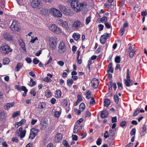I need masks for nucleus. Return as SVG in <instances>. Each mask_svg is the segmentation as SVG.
Masks as SVG:
<instances>
[{
	"mask_svg": "<svg viewBox=\"0 0 147 147\" xmlns=\"http://www.w3.org/2000/svg\"><path fill=\"white\" fill-rule=\"evenodd\" d=\"M49 42L50 50H55L56 48V46L57 43V37L55 36L50 37Z\"/></svg>",
	"mask_w": 147,
	"mask_h": 147,
	"instance_id": "f257e3e1",
	"label": "nucleus"
},
{
	"mask_svg": "<svg viewBox=\"0 0 147 147\" xmlns=\"http://www.w3.org/2000/svg\"><path fill=\"white\" fill-rule=\"evenodd\" d=\"M0 51L2 54L5 55L11 52L12 49L7 45L2 44L0 47Z\"/></svg>",
	"mask_w": 147,
	"mask_h": 147,
	"instance_id": "f03ea898",
	"label": "nucleus"
},
{
	"mask_svg": "<svg viewBox=\"0 0 147 147\" xmlns=\"http://www.w3.org/2000/svg\"><path fill=\"white\" fill-rule=\"evenodd\" d=\"M50 12L56 18H60L62 16V14L60 11L54 7L50 9Z\"/></svg>",
	"mask_w": 147,
	"mask_h": 147,
	"instance_id": "7ed1b4c3",
	"label": "nucleus"
},
{
	"mask_svg": "<svg viewBox=\"0 0 147 147\" xmlns=\"http://www.w3.org/2000/svg\"><path fill=\"white\" fill-rule=\"evenodd\" d=\"M57 22L59 25L65 28L66 30L69 31L70 30L69 26L66 21H63L59 19L57 21Z\"/></svg>",
	"mask_w": 147,
	"mask_h": 147,
	"instance_id": "20e7f679",
	"label": "nucleus"
},
{
	"mask_svg": "<svg viewBox=\"0 0 147 147\" xmlns=\"http://www.w3.org/2000/svg\"><path fill=\"white\" fill-rule=\"evenodd\" d=\"M20 24L19 23L16 21H13L10 26L11 29L13 31H18L19 30Z\"/></svg>",
	"mask_w": 147,
	"mask_h": 147,
	"instance_id": "39448f33",
	"label": "nucleus"
},
{
	"mask_svg": "<svg viewBox=\"0 0 147 147\" xmlns=\"http://www.w3.org/2000/svg\"><path fill=\"white\" fill-rule=\"evenodd\" d=\"M18 136L20 137V138L22 139L24 138L26 135V130L25 129L23 130V128L22 127H20L17 131Z\"/></svg>",
	"mask_w": 147,
	"mask_h": 147,
	"instance_id": "423d86ee",
	"label": "nucleus"
},
{
	"mask_svg": "<svg viewBox=\"0 0 147 147\" xmlns=\"http://www.w3.org/2000/svg\"><path fill=\"white\" fill-rule=\"evenodd\" d=\"M41 1L40 0H33L31 5L34 8L40 9L41 6Z\"/></svg>",
	"mask_w": 147,
	"mask_h": 147,
	"instance_id": "0eeeda50",
	"label": "nucleus"
},
{
	"mask_svg": "<svg viewBox=\"0 0 147 147\" xmlns=\"http://www.w3.org/2000/svg\"><path fill=\"white\" fill-rule=\"evenodd\" d=\"M66 47L65 43L63 42H61L59 45L58 52L61 53H63L65 51Z\"/></svg>",
	"mask_w": 147,
	"mask_h": 147,
	"instance_id": "6e6552de",
	"label": "nucleus"
},
{
	"mask_svg": "<svg viewBox=\"0 0 147 147\" xmlns=\"http://www.w3.org/2000/svg\"><path fill=\"white\" fill-rule=\"evenodd\" d=\"M38 130L35 128H32L30 130L29 138L33 139L37 135Z\"/></svg>",
	"mask_w": 147,
	"mask_h": 147,
	"instance_id": "1a4fd4ad",
	"label": "nucleus"
},
{
	"mask_svg": "<svg viewBox=\"0 0 147 147\" xmlns=\"http://www.w3.org/2000/svg\"><path fill=\"white\" fill-rule=\"evenodd\" d=\"M82 26L81 22L79 21H76L72 24V28L74 30H76Z\"/></svg>",
	"mask_w": 147,
	"mask_h": 147,
	"instance_id": "9d476101",
	"label": "nucleus"
},
{
	"mask_svg": "<svg viewBox=\"0 0 147 147\" xmlns=\"http://www.w3.org/2000/svg\"><path fill=\"white\" fill-rule=\"evenodd\" d=\"M91 84L94 88H97L98 86L99 81L96 78H93L91 81Z\"/></svg>",
	"mask_w": 147,
	"mask_h": 147,
	"instance_id": "9b49d317",
	"label": "nucleus"
},
{
	"mask_svg": "<svg viewBox=\"0 0 147 147\" xmlns=\"http://www.w3.org/2000/svg\"><path fill=\"white\" fill-rule=\"evenodd\" d=\"M59 9L64 14L67 15L69 14L68 11L65 6L61 5L59 6Z\"/></svg>",
	"mask_w": 147,
	"mask_h": 147,
	"instance_id": "f8f14e48",
	"label": "nucleus"
},
{
	"mask_svg": "<svg viewBox=\"0 0 147 147\" xmlns=\"http://www.w3.org/2000/svg\"><path fill=\"white\" fill-rule=\"evenodd\" d=\"M3 36L4 38L7 40L9 41L12 40L11 36L9 32H4L3 34Z\"/></svg>",
	"mask_w": 147,
	"mask_h": 147,
	"instance_id": "ddd939ff",
	"label": "nucleus"
},
{
	"mask_svg": "<svg viewBox=\"0 0 147 147\" xmlns=\"http://www.w3.org/2000/svg\"><path fill=\"white\" fill-rule=\"evenodd\" d=\"M62 138V136L61 134L58 133L55 136V139L57 142L60 141Z\"/></svg>",
	"mask_w": 147,
	"mask_h": 147,
	"instance_id": "4468645a",
	"label": "nucleus"
},
{
	"mask_svg": "<svg viewBox=\"0 0 147 147\" xmlns=\"http://www.w3.org/2000/svg\"><path fill=\"white\" fill-rule=\"evenodd\" d=\"M14 105V103L13 102L7 103L4 105V108L5 110H7L13 107Z\"/></svg>",
	"mask_w": 147,
	"mask_h": 147,
	"instance_id": "2eb2a0df",
	"label": "nucleus"
},
{
	"mask_svg": "<svg viewBox=\"0 0 147 147\" xmlns=\"http://www.w3.org/2000/svg\"><path fill=\"white\" fill-rule=\"evenodd\" d=\"M107 39L106 36L103 35L101 36L100 41V43L102 44H104Z\"/></svg>",
	"mask_w": 147,
	"mask_h": 147,
	"instance_id": "dca6fc26",
	"label": "nucleus"
},
{
	"mask_svg": "<svg viewBox=\"0 0 147 147\" xmlns=\"http://www.w3.org/2000/svg\"><path fill=\"white\" fill-rule=\"evenodd\" d=\"M26 120L25 119H22L20 121L16 123L15 126L18 128L19 126L21 125L24 124L26 122Z\"/></svg>",
	"mask_w": 147,
	"mask_h": 147,
	"instance_id": "f3484780",
	"label": "nucleus"
},
{
	"mask_svg": "<svg viewBox=\"0 0 147 147\" xmlns=\"http://www.w3.org/2000/svg\"><path fill=\"white\" fill-rule=\"evenodd\" d=\"M146 127L145 125H143L142 128V131L140 133V135L142 136L144 135L146 133Z\"/></svg>",
	"mask_w": 147,
	"mask_h": 147,
	"instance_id": "a211bd4d",
	"label": "nucleus"
},
{
	"mask_svg": "<svg viewBox=\"0 0 147 147\" xmlns=\"http://www.w3.org/2000/svg\"><path fill=\"white\" fill-rule=\"evenodd\" d=\"M112 63H109L107 70V71L108 72H111V73H113V69L112 67Z\"/></svg>",
	"mask_w": 147,
	"mask_h": 147,
	"instance_id": "6ab92c4d",
	"label": "nucleus"
},
{
	"mask_svg": "<svg viewBox=\"0 0 147 147\" xmlns=\"http://www.w3.org/2000/svg\"><path fill=\"white\" fill-rule=\"evenodd\" d=\"M108 113L106 111H104L101 112L100 116L101 118H104L108 117Z\"/></svg>",
	"mask_w": 147,
	"mask_h": 147,
	"instance_id": "aec40b11",
	"label": "nucleus"
},
{
	"mask_svg": "<svg viewBox=\"0 0 147 147\" xmlns=\"http://www.w3.org/2000/svg\"><path fill=\"white\" fill-rule=\"evenodd\" d=\"M41 13L44 16H46L49 14V11L47 9L42 8L41 10Z\"/></svg>",
	"mask_w": 147,
	"mask_h": 147,
	"instance_id": "412c9836",
	"label": "nucleus"
},
{
	"mask_svg": "<svg viewBox=\"0 0 147 147\" xmlns=\"http://www.w3.org/2000/svg\"><path fill=\"white\" fill-rule=\"evenodd\" d=\"M107 20V18L106 16H103L102 18L99 19L97 20V23H102L104 22H106Z\"/></svg>",
	"mask_w": 147,
	"mask_h": 147,
	"instance_id": "4be33fe9",
	"label": "nucleus"
},
{
	"mask_svg": "<svg viewBox=\"0 0 147 147\" xmlns=\"http://www.w3.org/2000/svg\"><path fill=\"white\" fill-rule=\"evenodd\" d=\"M6 118V115L5 113L3 112H1L0 113V120L1 121H4L5 120Z\"/></svg>",
	"mask_w": 147,
	"mask_h": 147,
	"instance_id": "5701e85b",
	"label": "nucleus"
},
{
	"mask_svg": "<svg viewBox=\"0 0 147 147\" xmlns=\"http://www.w3.org/2000/svg\"><path fill=\"white\" fill-rule=\"evenodd\" d=\"M55 96L57 98H59L61 97V92L60 90H57L55 92Z\"/></svg>",
	"mask_w": 147,
	"mask_h": 147,
	"instance_id": "b1692460",
	"label": "nucleus"
},
{
	"mask_svg": "<svg viewBox=\"0 0 147 147\" xmlns=\"http://www.w3.org/2000/svg\"><path fill=\"white\" fill-rule=\"evenodd\" d=\"M18 42L19 45L21 46L22 48L24 50H25V45L22 40L20 39L19 40Z\"/></svg>",
	"mask_w": 147,
	"mask_h": 147,
	"instance_id": "393cba45",
	"label": "nucleus"
},
{
	"mask_svg": "<svg viewBox=\"0 0 147 147\" xmlns=\"http://www.w3.org/2000/svg\"><path fill=\"white\" fill-rule=\"evenodd\" d=\"M23 65L22 63H18L17 65L16 68H15V70L17 71H18L22 67Z\"/></svg>",
	"mask_w": 147,
	"mask_h": 147,
	"instance_id": "a878e982",
	"label": "nucleus"
},
{
	"mask_svg": "<svg viewBox=\"0 0 147 147\" xmlns=\"http://www.w3.org/2000/svg\"><path fill=\"white\" fill-rule=\"evenodd\" d=\"M61 29L59 27H58L57 26L56 27L53 32L54 33L57 34H60L61 33Z\"/></svg>",
	"mask_w": 147,
	"mask_h": 147,
	"instance_id": "bb28decb",
	"label": "nucleus"
},
{
	"mask_svg": "<svg viewBox=\"0 0 147 147\" xmlns=\"http://www.w3.org/2000/svg\"><path fill=\"white\" fill-rule=\"evenodd\" d=\"M80 35L76 33H74L73 35V38L76 40H77L80 38Z\"/></svg>",
	"mask_w": 147,
	"mask_h": 147,
	"instance_id": "cd10ccee",
	"label": "nucleus"
},
{
	"mask_svg": "<svg viewBox=\"0 0 147 147\" xmlns=\"http://www.w3.org/2000/svg\"><path fill=\"white\" fill-rule=\"evenodd\" d=\"M57 26L55 24H51L49 26V30L53 32L55 28H56Z\"/></svg>",
	"mask_w": 147,
	"mask_h": 147,
	"instance_id": "c85d7f7f",
	"label": "nucleus"
},
{
	"mask_svg": "<svg viewBox=\"0 0 147 147\" xmlns=\"http://www.w3.org/2000/svg\"><path fill=\"white\" fill-rule=\"evenodd\" d=\"M104 105L107 107H108L110 104V100L108 99H105L104 101Z\"/></svg>",
	"mask_w": 147,
	"mask_h": 147,
	"instance_id": "c756f323",
	"label": "nucleus"
},
{
	"mask_svg": "<svg viewBox=\"0 0 147 147\" xmlns=\"http://www.w3.org/2000/svg\"><path fill=\"white\" fill-rule=\"evenodd\" d=\"M10 62V60L8 58H5L3 59V64L4 65H7L8 64L9 62Z\"/></svg>",
	"mask_w": 147,
	"mask_h": 147,
	"instance_id": "7c9ffc66",
	"label": "nucleus"
},
{
	"mask_svg": "<svg viewBox=\"0 0 147 147\" xmlns=\"http://www.w3.org/2000/svg\"><path fill=\"white\" fill-rule=\"evenodd\" d=\"M45 95L47 97H49L51 96V93L49 90H47L45 92Z\"/></svg>",
	"mask_w": 147,
	"mask_h": 147,
	"instance_id": "2f4dec72",
	"label": "nucleus"
},
{
	"mask_svg": "<svg viewBox=\"0 0 147 147\" xmlns=\"http://www.w3.org/2000/svg\"><path fill=\"white\" fill-rule=\"evenodd\" d=\"M91 115V113L88 111H87L86 112L84 115L86 119L89 118Z\"/></svg>",
	"mask_w": 147,
	"mask_h": 147,
	"instance_id": "473e14b6",
	"label": "nucleus"
},
{
	"mask_svg": "<svg viewBox=\"0 0 147 147\" xmlns=\"http://www.w3.org/2000/svg\"><path fill=\"white\" fill-rule=\"evenodd\" d=\"M42 127L41 129H45L48 126V124L46 122H44L41 123Z\"/></svg>",
	"mask_w": 147,
	"mask_h": 147,
	"instance_id": "72a5a7b5",
	"label": "nucleus"
},
{
	"mask_svg": "<svg viewBox=\"0 0 147 147\" xmlns=\"http://www.w3.org/2000/svg\"><path fill=\"white\" fill-rule=\"evenodd\" d=\"M73 81L71 79H69L67 81V84L69 86H71L73 83Z\"/></svg>",
	"mask_w": 147,
	"mask_h": 147,
	"instance_id": "f704fd0d",
	"label": "nucleus"
},
{
	"mask_svg": "<svg viewBox=\"0 0 147 147\" xmlns=\"http://www.w3.org/2000/svg\"><path fill=\"white\" fill-rule=\"evenodd\" d=\"M79 129H78V124H76L74 127V129L73 133L74 134H76Z\"/></svg>",
	"mask_w": 147,
	"mask_h": 147,
	"instance_id": "c9c22d12",
	"label": "nucleus"
},
{
	"mask_svg": "<svg viewBox=\"0 0 147 147\" xmlns=\"http://www.w3.org/2000/svg\"><path fill=\"white\" fill-rule=\"evenodd\" d=\"M20 115V112L19 111H17L13 113L12 115V117L13 118H15Z\"/></svg>",
	"mask_w": 147,
	"mask_h": 147,
	"instance_id": "e433bc0d",
	"label": "nucleus"
},
{
	"mask_svg": "<svg viewBox=\"0 0 147 147\" xmlns=\"http://www.w3.org/2000/svg\"><path fill=\"white\" fill-rule=\"evenodd\" d=\"M114 98L115 100V102L117 104L119 100V98L118 96L117 95H115L114 96Z\"/></svg>",
	"mask_w": 147,
	"mask_h": 147,
	"instance_id": "4c0bfd02",
	"label": "nucleus"
},
{
	"mask_svg": "<svg viewBox=\"0 0 147 147\" xmlns=\"http://www.w3.org/2000/svg\"><path fill=\"white\" fill-rule=\"evenodd\" d=\"M139 110L140 109L138 108L136 109L133 115V117L136 116L139 113Z\"/></svg>",
	"mask_w": 147,
	"mask_h": 147,
	"instance_id": "58836bf2",
	"label": "nucleus"
},
{
	"mask_svg": "<svg viewBox=\"0 0 147 147\" xmlns=\"http://www.w3.org/2000/svg\"><path fill=\"white\" fill-rule=\"evenodd\" d=\"M80 109H82L83 111L85 108V106L84 103H82L79 106Z\"/></svg>",
	"mask_w": 147,
	"mask_h": 147,
	"instance_id": "ea45409f",
	"label": "nucleus"
},
{
	"mask_svg": "<svg viewBox=\"0 0 147 147\" xmlns=\"http://www.w3.org/2000/svg\"><path fill=\"white\" fill-rule=\"evenodd\" d=\"M86 98L88 99H89L91 97V94L89 91H88L86 92Z\"/></svg>",
	"mask_w": 147,
	"mask_h": 147,
	"instance_id": "a19ab883",
	"label": "nucleus"
},
{
	"mask_svg": "<svg viewBox=\"0 0 147 147\" xmlns=\"http://www.w3.org/2000/svg\"><path fill=\"white\" fill-rule=\"evenodd\" d=\"M121 60V57L119 56H118L116 57L115 59V61L116 63H119L120 62Z\"/></svg>",
	"mask_w": 147,
	"mask_h": 147,
	"instance_id": "79ce46f5",
	"label": "nucleus"
},
{
	"mask_svg": "<svg viewBox=\"0 0 147 147\" xmlns=\"http://www.w3.org/2000/svg\"><path fill=\"white\" fill-rule=\"evenodd\" d=\"M109 132V136H111L112 137H113L115 136V132L113 130L111 129L110 130Z\"/></svg>",
	"mask_w": 147,
	"mask_h": 147,
	"instance_id": "37998d69",
	"label": "nucleus"
},
{
	"mask_svg": "<svg viewBox=\"0 0 147 147\" xmlns=\"http://www.w3.org/2000/svg\"><path fill=\"white\" fill-rule=\"evenodd\" d=\"M16 1L19 5H23L24 4V0H16Z\"/></svg>",
	"mask_w": 147,
	"mask_h": 147,
	"instance_id": "c03bdc74",
	"label": "nucleus"
},
{
	"mask_svg": "<svg viewBox=\"0 0 147 147\" xmlns=\"http://www.w3.org/2000/svg\"><path fill=\"white\" fill-rule=\"evenodd\" d=\"M125 30V29L124 28H122L119 31V35L121 36H123L124 34V31Z\"/></svg>",
	"mask_w": 147,
	"mask_h": 147,
	"instance_id": "a18cd8bd",
	"label": "nucleus"
},
{
	"mask_svg": "<svg viewBox=\"0 0 147 147\" xmlns=\"http://www.w3.org/2000/svg\"><path fill=\"white\" fill-rule=\"evenodd\" d=\"M136 129L135 128H133L130 132V134L131 136L134 135L136 134Z\"/></svg>",
	"mask_w": 147,
	"mask_h": 147,
	"instance_id": "49530a36",
	"label": "nucleus"
},
{
	"mask_svg": "<svg viewBox=\"0 0 147 147\" xmlns=\"http://www.w3.org/2000/svg\"><path fill=\"white\" fill-rule=\"evenodd\" d=\"M135 51L134 50H133L131 51L129 53V56L130 58H132L133 57Z\"/></svg>",
	"mask_w": 147,
	"mask_h": 147,
	"instance_id": "de8ad7c7",
	"label": "nucleus"
},
{
	"mask_svg": "<svg viewBox=\"0 0 147 147\" xmlns=\"http://www.w3.org/2000/svg\"><path fill=\"white\" fill-rule=\"evenodd\" d=\"M124 81L125 83L127 86L129 87L130 86V84L129 80L127 79H125L124 80Z\"/></svg>",
	"mask_w": 147,
	"mask_h": 147,
	"instance_id": "09e8293b",
	"label": "nucleus"
},
{
	"mask_svg": "<svg viewBox=\"0 0 147 147\" xmlns=\"http://www.w3.org/2000/svg\"><path fill=\"white\" fill-rule=\"evenodd\" d=\"M63 143L64 145H65L67 147H70L69 144L66 140H63Z\"/></svg>",
	"mask_w": 147,
	"mask_h": 147,
	"instance_id": "8fccbe9b",
	"label": "nucleus"
},
{
	"mask_svg": "<svg viewBox=\"0 0 147 147\" xmlns=\"http://www.w3.org/2000/svg\"><path fill=\"white\" fill-rule=\"evenodd\" d=\"M141 14L142 16L143 17V19H142V22H144L145 20V17L146 16V14H145L144 12H142Z\"/></svg>",
	"mask_w": 147,
	"mask_h": 147,
	"instance_id": "3c124183",
	"label": "nucleus"
},
{
	"mask_svg": "<svg viewBox=\"0 0 147 147\" xmlns=\"http://www.w3.org/2000/svg\"><path fill=\"white\" fill-rule=\"evenodd\" d=\"M89 102L90 105H92L95 104V100L93 98H91Z\"/></svg>",
	"mask_w": 147,
	"mask_h": 147,
	"instance_id": "603ef678",
	"label": "nucleus"
},
{
	"mask_svg": "<svg viewBox=\"0 0 147 147\" xmlns=\"http://www.w3.org/2000/svg\"><path fill=\"white\" fill-rule=\"evenodd\" d=\"M90 22V17H88L86 19V25L88 24Z\"/></svg>",
	"mask_w": 147,
	"mask_h": 147,
	"instance_id": "864d4df0",
	"label": "nucleus"
},
{
	"mask_svg": "<svg viewBox=\"0 0 147 147\" xmlns=\"http://www.w3.org/2000/svg\"><path fill=\"white\" fill-rule=\"evenodd\" d=\"M117 84L118 86V88L120 90H121L123 88L122 84L120 82H118L117 83Z\"/></svg>",
	"mask_w": 147,
	"mask_h": 147,
	"instance_id": "5fc2aeb1",
	"label": "nucleus"
},
{
	"mask_svg": "<svg viewBox=\"0 0 147 147\" xmlns=\"http://www.w3.org/2000/svg\"><path fill=\"white\" fill-rule=\"evenodd\" d=\"M30 93L31 94H33L34 96H35L36 94V92H35L34 90L32 89L30 91Z\"/></svg>",
	"mask_w": 147,
	"mask_h": 147,
	"instance_id": "6e6d98bb",
	"label": "nucleus"
},
{
	"mask_svg": "<svg viewBox=\"0 0 147 147\" xmlns=\"http://www.w3.org/2000/svg\"><path fill=\"white\" fill-rule=\"evenodd\" d=\"M105 26V27L108 28H111V26L110 24L109 23L107 22H105L104 23Z\"/></svg>",
	"mask_w": 147,
	"mask_h": 147,
	"instance_id": "4d7b16f0",
	"label": "nucleus"
},
{
	"mask_svg": "<svg viewBox=\"0 0 147 147\" xmlns=\"http://www.w3.org/2000/svg\"><path fill=\"white\" fill-rule=\"evenodd\" d=\"M33 62L34 64H37L39 62V60L37 59L36 58H34L33 59Z\"/></svg>",
	"mask_w": 147,
	"mask_h": 147,
	"instance_id": "13d9d810",
	"label": "nucleus"
},
{
	"mask_svg": "<svg viewBox=\"0 0 147 147\" xmlns=\"http://www.w3.org/2000/svg\"><path fill=\"white\" fill-rule=\"evenodd\" d=\"M77 100L78 102H80V101H81L82 100V96L80 95H78L77 96Z\"/></svg>",
	"mask_w": 147,
	"mask_h": 147,
	"instance_id": "bf43d9fd",
	"label": "nucleus"
},
{
	"mask_svg": "<svg viewBox=\"0 0 147 147\" xmlns=\"http://www.w3.org/2000/svg\"><path fill=\"white\" fill-rule=\"evenodd\" d=\"M104 26L102 24H99L98 25V28L99 31H102L103 28Z\"/></svg>",
	"mask_w": 147,
	"mask_h": 147,
	"instance_id": "052dcab7",
	"label": "nucleus"
},
{
	"mask_svg": "<svg viewBox=\"0 0 147 147\" xmlns=\"http://www.w3.org/2000/svg\"><path fill=\"white\" fill-rule=\"evenodd\" d=\"M102 139L101 138H98L96 142L97 145H100L101 144Z\"/></svg>",
	"mask_w": 147,
	"mask_h": 147,
	"instance_id": "680f3d73",
	"label": "nucleus"
},
{
	"mask_svg": "<svg viewBox=\"0 0 147 147\" xmlns=\"http://www.w3.org/2000/svg\"><path fill=\"white\" fill-rule=\"evenodd\" d=\"M44 80L45 81L47 82H51V80L48 77H46Z\"/></svg>",
	"mask_w": 147,
	"mask_h": 147,
	"instance_id": "e2e57ef3",
	"label": "nucleus"
},
{
	"mask_svg": "<svg viewBox=\"0 0 147 147\" xmlns=\"http://www.w3.org/2000/svg\"><path fill=\"white\" fill-rule=\"evenodd\" d=\"M57 63L60 66H62L64 65V63L62 61H60L57 62Z\"/></svg>",
	"mask_w": 147,
	"mask_h": 147,
	"instance_id": "0e129e2a",
	"label": "nucleus"
},
{
	"mask_svg": "<svg viewBox=\"0 0 147 147\" xmlns=\"http://www.w3.org/2000/svg\"><path fill=\"white\" fill-rule=\"evenodd\" d=\"M61 114V113L59 111H56L55 113V115L56 117H59Z\"/></svg>",
	"mask_w": 147,
	"mask_h": 147,
	"instance_id": "69168bd1",
	"label": "nucleus"
},
{
	"mask_svg": "<svg viewBox=\"0 0 147 147\" xmlns=\"http://www.w3.org/2000/svg\"><path fill=\"white\" fill-rule=\"evenodd\" d=\"M72 139L75 141H77L78 140V137L76 135H73L72 136Z\"/></svg>",
	"mask_w": 147,
	"mask_h": 147,
	"instance_id": "338daca9",
	"label": "nucleus"
},
{
	"mask_svg": "<svg viewBox=\"0 0 147 147\" xmlns=\"http://www.w3.org/2000/svg\"><path fill=\"white\" fill-rule=\"evenodd\" d=\"M11 141L12 142H15L16 143H17L18 142V139L16 137L13 138L12 139Z\"/></svg>",
	"mask_w": 147,
	"mask_h": 147,
	"instance_id": "774afa93",
	"label": "nucleus"
}]
</instances>
